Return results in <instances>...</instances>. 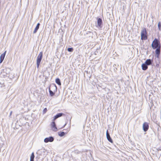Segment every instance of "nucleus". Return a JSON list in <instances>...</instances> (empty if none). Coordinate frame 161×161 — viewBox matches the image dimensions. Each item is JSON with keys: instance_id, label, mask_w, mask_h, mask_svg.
Wrapping results in <instances>:
<instances>
[{"instance_id": "25", "label": "nucleus", "mask_w": 161, "mask_h": 161, "mask_svg": "<svg viewBox=\"0 0 161 161\" xmlns=\"http://www.w3.org/2000/svg\"><path fill=\"white\" fill-rule=\"evenodd\" d=\"M30 161H34V159H30Z\"/></svg>"}, {"instance_id": "4", "label": "nucleus", "mask_w": 161, "mask_h": 161, "mask_svg": "<svg viewBox=\"0 0 161 161\" xmlns=\"http://www.w3.org/2000/svg\"><path fill=\"white\" fill-rule=\"evenodd\" d=\"M141 39L145 40L147 39L146 29L145 28H144L141 31Z\"/></svg>"}, {"instance_id": "17", "label": "nucleus", "mask_w": 161, "mask_h": 161, "mask_svg": "<svg viewBox=\"0 0 161 161\" xmlns=\"http://www.w3.org/2000/svg\"><path fill=\"white\" fill-rule=\"evenodd\" d=\"M6 52V51H5L4 53H3V54H2L1 55V56H0V58L1 59H4V57H5V55Z\"/></svg>"}, {"instance_id": "15", "label": "nucleus", "mask_w": 161, "mask_h": 161, "mask_svg": "<svg viewBox=\"0 0 161 161\" xmlns=\"http://www.w3.org/2000/svg\"><path fill=\"white\" fill-rule=\"evenodd\" d=\"M55 82L58 85H61V83L60 82V80L59 78H57L55 80Z\"/></svg>"}, {"instance_id": "5", "label": "nucleus", "mask_w": 161, "mask_h": 161, "mask_svg": "<svg viewBox=\"0 0 161 161\" xmlns=\"http://www.w3.org/2000/svg\"><path fill=\"white\" fill-rule=\"evenodd\" d=\"M97 25H96L97 27L98 28H102L103 26V22L102 19L100 18L97 17Z\"/></svg>"}, {"instance_id": "21", "label": "nucleus", "mask_w": 161, "mask_h": 161, "mask_svg": "<svg viewBox=\"0 0 161 161\" xmlns=\"http://www.w3.org/2000/svg\"><path fill=\"white\" fill-rule=\"evenodd\" d=\"M47 108H45L43 111V114L45 113L47 111Z\"/></svg>"}, {"instance_id": "6", "label": "nucleus", "mask_w": 161, "mask_h": 161, "mask_svg": "<svg viewBox=\"0 0 161 161\" xmlns=\"http://www.w3.org/2000/svg\"><path fill=\"white\" fill-rule=\"evenodd\" d=\"M54 138L52 136H50L48 137H46L44 139V142L45 143H47L49 142H52L53 141Z\"/></svg>"}, {"instance_id": "10", "label": "nucleus", "mask_w": 161, "mask_h": 161, "mask_svg": "<svg viewBox=\"0 0 161 161\" xmlns=\"http://www.w3.org/2000/svg\"><path fill=\"white\" fill-rule=\"evenodd\" d=\"M106 137L108 140L111 143H112L113 141L112 139H111L110 135L108 132V130H107L106 131Z\"/></svg>"}, {"instance_id": "22", "label": "nucleus", "mask_w": 161, "mask_h": 161, "mask_svg": "<svg viewBox=\"0 0 161 161\" xmlns=\"http://www.w3.org/2000/svg\"><path fill=\"white\" fill-rule=\"evenodd\" d=\"M40 153V155H41V154H42V152L40 151V150H38L37 152V153Z\"/></svg>"}, {"instance_id": "18", "label": "nucleus", "mask_w": 161, "mask_h": 161, "mask_svg": "<svg viewBox=\"0 0 161 161\" xmlns=\"http://www.w3.org/2000/svg\"><path fill=\"white\" fill-rule=\"evenodd\" d=\"M158 27L159 31H161V23L159 22L158 24Z\"/></svg>"}, {"instance_id": "7", "label": "nucleus", "mask_w": 161, "mask_h": 161, "mask_svg": "<svg viewBox=\"0 0 161 161\" xmlns=\"http://www.w3.org/2000/svg\"><path fill=\"white\" fill-rule=\"evenodd\" d=\"M149 127V125L147 122H145L143 124V130L145 132H146L148 130Z\"/></svg>"}, {"instance_id": "1", "label": "nucleus", "mask_w": 161, "mask_h": 161, "mask_svg": "<svg viewBox=\"0 0 161 161\" xmlns=\"http://www.w3.org/2000/svg\"><path fill=\"white\" fill-rule=\"evenodd\" d=\"M151 46L154 49H156L159 47H161L159 41L157 39L155 38Z\"/></svg>"}, {"instance_id": "13", "label": "nucleus", "mask_w": 161, "mask_h": 161, "mask_svg": "<svg viewBox=\"0 0 161 161\" xmlns=\"http://www.w3.org/2000/svg\"><path fill=\"white\" fill-rule=\"evenodd\" d=\"M142 69L143 70H146L148 68V66H147L145 63L142 64Z\"/></svg>"}, {"instance_id": "14", "label": "nucleus", "mask_w": 161, "mask_h": 161, "mask_svg": "<svg viewBox=\"0 0 161 161\" xmlns=\"http://www.w3.org/2000/svg\"><path fill=\"white\" fill-rule=\"evenodd\" d=\"M40 25V24L39 23H38L37 24V25L36 26L34 31H33V33H36L37 32V31L39 29Z\"/></svg>"}, {"instance_id": "19", "label": "nucleus", "mask_w": 161, "mask_h": 161, "mask_svg": "<svg viewBox=\"0 0 161 161\" xmlns=\"http://www.w3.org/2000/svg\"><path fill=\"white\" fill-rule=\"evenodd\" d=\"M35 157V155L34 154V153L33 152L31 154V155L30 157V159H34Z\"/></svg>"}, {"instance_id": "2", "label": "nucleus", "mask_w": 161, "mask_h": 161, "mask_svg": "<svg viewBox=\"0 0 161 161\" xmlns=\"http://www.w3.org/2000/svg\"><path fill=\"white\" fill-rule=\"evenodd\" d=\"M57 87L55 84H53L49 88V91L50 96L52 97L55 94V91H56Z\"/></svg>"}, {"instance_id": "23", "label": "nucleus", "mask_w": 161, "mask_h": 161, "mask_svg": "<svg viewBox=\"0 0 161 161\" xmlns=\"http://www.w3.org/2000/svg\"><path fill=\"white\" fill-rule=\"evenodd\" d=\"M4 59H1L0 58V63H1L3 61V60Z\"/></svg>"}, {"instance_id": "12", "label": "nucleus", "mask_w": 161, "mask_h": 161, "mask_svg": "<svg viewBox=\"0 0 161 161\" xmlns=\"http://www.w3.org/2000/svg\"><path fill=\"white\" fill-rule=\"evenodd\" d=\"M153 63L152 59H148L146 60L145 61V63L147 65H152Z\"/></svg>"}, {"instance_id": "20", "label": "nucleus", "mask_w": 161, "mask_h": 161, "mask_svg": "<svg viewBox=\"0 0 161 161\" xmlns=\"http://www.w3.org/2000/svg\"><path fill=\"white\" fill-rule=\"evenodd\" d=\"M67 50L68 52H72L73 51V49L72 47H69L68 48Z\"/></svg>"}, {"instance_id": "24", "label": "nucleus", "mask_w": 161, "mask_h": 161, "mask_svg": "<svg viewBox=\"0 0 161 161\" xmlns=\"http://www.w3.org/2000/svg\"><path fill=\"white\" fill-rule=\"evenodd\" d=\"M156 66L157 67H159V64H157L156 65Z\"/></svg>"}, {"instance_id": "27", "label": "nucleus", "mask_w": 161, "mask_h": 161, "mask_svg": "<svg viewBox=\"0 0 161 161\" xmlns=\"http://www.w3.org/2000/svg\"><path fill=\"white\" fill-rule=\"evenodd\" d=\"M66 125V124H65L63 126V127H64L65 126V125Z\"/></svg>"}, {"instance_id": "8", "label": "nucleus", "mask_w": 161, "mask_h": 161, "mask_svg": "<svg viewBox=\"0 0 161 161\" xmlns=\"http://www.w3.org/2000/svg\"><path fill=\"white\" fill-rule=\"evenodd\" d=\"M160 52V47H159L156 48L155 50L156 56L158 58H159Z\"/></svg>"}, {"instance_id": "26", "label": "nucleus", "mask_w": 161, "mask_h": 161, "mask_svg": "<svg viewBox=\"0 0 161 161\" xmlns=\"http://www.w3.org/2000/svg\"><path fill=\"white\" fill-rule=\"evenodd\" d=\"M12 113V111H11V112H10V115H11V114Z\"/></svg>"}, {"instance_id": "9", "label": "nucleus", "mask_w": 161, "mask_h": 161, "mask_svg": "<svg viewBox=\"0 0 161 161\" xmlns=\"http://www.w3.org/2000/svg\"><path fill=\"white\" fill-rule=\"evenodd\" d=\"M51 126L53 130L55 131L57 130L58 129L56 126V125L54 121H53L51 123Z\"/></svg>"}, {"instance_id": "11", "label": "nucleus", "mask_w": 161, "mask_h": 161, "mask_svg": "<svg viewBox=\"0 0 161 161\" xmlns=\"http://www.w3.org/2000/svg\"><path fill=\"white\" fill-rule=\"evenodd\" d=\"M64 114L63 113H59L57 114L56 115H55L53 119V121L55 120L56 119H58V118L61 117L63 115H64Z\"/></svg>"}, {"instance_id": "16", "label": "nucleus", "mask_w": 161, "mask_h": 161, "mask_svg": "<svg viewBox=\"0 0 161 161\" xmlns=\"http://www.w3.org/2000/svg\"><path fill=\"white\" fill-rule=\"evenodd\" d=\"M65 133L64 131L58 132V135L60 137H62L64 136Z\"/></svg>"}, {"instance_id": "3", "label": "nucleus", "mask_w": 161, "mask_h": 161, "mask_svg": "<svg viewBox=\"0 0 161 161\" xmlns=\"http://www.w3.org/2000/svg\"><path fill=\"white\" fill-rule=\"evenodd\" d=\"M43 56L42 52H40L37 57L36 66L37 68H39L40 63L41 61Z\"/></svg>"}]
</instances>
